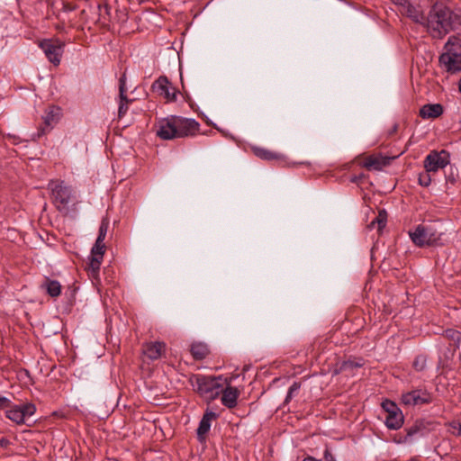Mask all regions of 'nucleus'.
I'll list each match as a JSON object with an SVG mask.
<instances>
[{"label": "nucleus", "mask_w": 461, "mask_h": 461, "mask_svg": "<svg viewBox=\"0 0 461 461\" xmlns=\"http://www.w3.org/2000/svg\"><path fill=\"white\" fill-rule=\"evenodd\" d=\"M6 411L5 416L13 422L22 425L25 422L26 418L32 417L36 412V406L32 402L23 404H13Z\"/></svg>", "instance_id": "nucleus-8"}, {"label": "nucleus", "mask_w": 461, "mask_h": 461, "mask_svg": "<svg viewBox=\"0 0 461 461\" xmlns=\"http://www.w3.org/2000/svg\"><path fill=\"white\" fill-rule=\"evenodd\" d=\"M76 8H77L76 5L67 3V2L63 3V10L65 12H72V11L76 10Z\"/></svg>", "instance_id": "nucleus-38"}, {"label": "nucleus", "mask_w": 461, "mask_h": 461, "mask_svg": "<svg viewBox=\"0 0 461 461\" xmlns=\"http://www.w3.org/2000/svg\"><path fill=\"white\" fill-rule=\"evenodd\" d=\"M165 349V343L155 341L146 344L143 352L148 358L151 360H157L161 357Z\"/></svg>", "instance_id": "nucleus-21"}, {"label": "nucleus", "mask_w": 461, "mask_h": 461, "mask_svg": "<svg viewBox=\"0 0 461 461\" xmlns=\"http://www.w3.org/2000/svg\"><path fill=\"white\" fill-rule=\"evenodd\" d=\"M9 445H10L9 439H7L6 438H0V447H1L7 448Z\"/></svg>", "instance_id": "nucleus-39"}, {"label": "nucleus", "mask_w": 461, "mask_h": 461, "mask_svg": "<svg viewBox=\"0 0 461 461\" xmlns=\"http://www.w3.org/2000/svg\"><path fill=\"white\" fill-rule=\"evenodd\" d=\"M443 113V106L440 104H425L420 109V116L423 119H435Z\"/></svg>", "instance_id": "nucleus-22"}, {"label": "nucleus", "mask_w": 461, "mask_h": 461, "mask_svg": "<svg viewBox=\"0 0 461 461\" xmlns=\"http://www.w3.org/2000/svg\"><path fill=\"white\" fill-rule=\"evenodd\" d=\"M362 363L360 362H356V361H352V360H348V361H345L343 364H342V366L341 368L342 369H353V368H357V367H361L362 366Z\"/></svg>", "instance_id": "nucleus-34"}, {"label": "nucleus", "mask_w": 461, "mask_h": 461, "mask_svg": "<svg viewBox=\"0 0 461 461\" xmlns=\"http://www.w3.org/2000/svg\"><path fill=\"white\" fill-rule=\"evenodd\" d=\"M430 172H428L427 170L423 173H420L419 175V184L421 185V186H429L431 183V177H430V175H429Z\"/></svg>", "instance_id": "nucleus-32"}, {"label": "nucleus", "mask_w": 461, "mask_h": 461, "mask_svg": "<svg viewBox=\"0 0 461 461\" xmlns=\"http://www.w3.org/2000/svg\"><path fill=\"white\" fill-rule=\"evenodd\" d=\"M367 178V175L365 173H360L358 175H352L349 177V181L351 183L357 184L358 185H362L364 183V180Z\"/></svg>", "instance_id": "nucleus-33"}, {"label": "nucleus", "mask_w": 461, "mask_h": 461, "mask_svg": "<svg viewBox=\"0 0 461 461\" xmlns=\"http://www.w3.org/2000/svg\"><path fill=\"white\" fill-rule=\"evenodd\" d=\"M438 61L440 66L450 74L461 72V40L458 37L448 38Z\"/></svg>", "instance_id": "nucleus-3"}, {"label": "nucleus", "mask_w": 461, "mask_h": 461, "mask_svg": "<svg viewBox=\"0 0 461 461\" xmlns=\"http://www.w3.org/2000/svg\"><path fill=\"white\" fill-rule=\"evenodd\" d=\"M401 401L406 406L428 404L432 402V395L426 389L416 388L402 393Z\"/></svg>", "instance_id": "nucleus-11"}, {"label": "nucleus", "mask_w": 461, "mask_h": 461, "mask_svg": "<svg viewBox=\"0 0 461 461\" xmlns=\"http://www.w3.org/2000/svg\"><path fill=\"white\" fill-rule=\"evenodd\" d=\"M47 294L51 297H58L61 294V285L57 280L45 277L44 283L41 285Z\"/></svg>", "instance_id": "nucleus-27"}, {"label": "nucleus", "mask_w": 461, "mask_h": 461, "mask_svg": "<svg viewBox=\"0 0 461 461\" xmlns=\"http://www.w3.org/2000/svg\"><path fill=\"white\" fill-rule=\"evenodd\" d=\"M412 242L420 247L425 246H443V233H438L431 228L419 225L414 231L410 232Z\"/></svg>", "instance_id": "nucleus-5"}, {"label": "nucleus", "mask_w": 461, "mask_h": 461, "mask_svg": "<svg viewBox=\"0 0 461 461\" xmlns=\"http://www.w3.org/2000/svg\"><path fill=\"white\" fill-rule=\"evenodd\" d=\"M11 407V400L5 396H0V410Z\"/></svg>", "instance_id": "nucleus-36"}, {"label": "nucleus", "mask_w": 461, "mask_h": 461, "mask_svg": "<svg viewBox=\"0 0 461 461\" xmlns=\"http://www.w3.org/2000/svg\"><path fill=\"white\" fill-rule=\"evenodd\" d=\"M387 223V212L385 210H380L376 217L367 225V228L372 230L374 228H377L378 233H381L382 230L385 228Z\"/></svg>", "instance_id": "nucleus-28"}, {"label": "nucleus", "mask_w": 461, "mask_h": 461, "mask_svg": "<svg viewBox=\"0 0 461 461\" xmlns=\"http://www.w3.org/2000/svg\"><path fill=\"white\" fill-rule=\"evenodd\" d=\"M381 406L384 412H386L385 426L389 429H399L403 425L404 417L397 404L386 399L382 402Z\"/></svg>", "instance_id": "nucleus-6"}, {"label": "nucleus", "mask_w": 461, "mask_h": 461, "mask_svg": "<svg viewBox=\"0 0 461 461\" xmlns=\"http://www.w3.org/2000/svg\"><path fill=\"white\" fill-rule=\"evenodd\" d=\"M105 252V245L104 242L98 243L95 241L92 249L91 255L89 258L88 269L91 271L92 275L98 274L100 270V266L102 264L104 255Z\"/></svg>", "instance_id": "nucleus-15"}, {"label": "nucleus", "mask_w": 461, "mask_h": 461, "mask_svg": "<svg viewBox=\"0 0 461 461\" xmlns=\"http://www.w3.org/2000/svg\"><path fill=\"white\" fill-rule=\"evenodd\" d=\"M461 12H455L447 5L436 3L430 8L426 18L425 26L434 39H442L450 32H456L460 28Z\"/></svg>", "instance_id": "nucleus-1"}, {"label": "nucleus", "mask_w": 461, "mask_h": 461, "mask_svg": "<svg viewBox=\"0 0 461 461\" xmlns=\"http://www.w3.org/2000/svg\"><path fill=\"white\" fill-rule=\"evenodd\" d=\"M399 11L403 14L411 19L414 23L424 25L426 18L420 10V6L411 5L409 0L403 5Z\"/></svg>", "instance_id": "nucleus-19"}, {"label": "nucleus", "mask_w": 461, "mask_h": 461, "mask_svg": "<svg viewBox=\"0 0 461 461\" xmlns=\"http://www.w3.org/2000/svg\"><path fill=\"white\" fill-rule=\"evenodd\" d=\"M323 456L325 461H336L335 457L333 456L328 447L324 450Z\"/></svg>", "instance_id": "nucleus-37"}, {"label": "nucleus", "mask_w": 461, "mask_h": 461, "mask_svg": "<svg viewBox=\"0 0 461 461\" xmlns=\"http://www.w3.org/2000/svg\"><path fill=\"white\" fill-rule=\"evenodd\" d=\"M451 433L456 436H461V424L458 422H452L450 424Z\"/></svg>", "instance_id": "nucleus-35"}, {"label": "nucleus", "mask_w": 461, "mask_h": 461, "mask_svg": "<svg viewBox=\"0 0 461 461\" xmlns=\"http://www.w3.org/2000/svg\"><path fill=\"white\" fill-rule=\"evenodd\" d=\"M222 376L193 374L188 382L196 393L208 404L217 399L222 391Z\"/></svg>", "instance_id": "nucleus-2"}, {"label": "nucleus", "mask_w": 461, "mask_h": 461, "mask_svg": "<svg viewBox=\"0 0 461 461\" xmlns=\"http://www.w3.org/2000/svg\"><path fill=\"white\" fill-rule=\"evenodd\" d=\"M303 461H321V459H316L312 456H307Z\"/></svg>", "instance_id": "nucleus-41"}, {"label": "nucleus", "mask_w": 461, "mask_h": 461, "mask_svg": "<svg viewBox=\"0 0 461 461\" xmlns=\"http://www.w3.org/2000/svg\"><path fill=\"white\" fill-rule=\"evenodd\" d=\"M393 158L381 154H373L366 157L359 165L367 170L379 171L388 166Z\"/></svg>", "instance_id": "nucleus-14"}, {"label": "nucleus", "mask_w": 461, "mask_h": 461, "mask_svg": "<svg viewBox=\"0 0 461 461\" xmlns=\"http://www.w3.org/2000/svg\"><path fill=\"white\" fill-rule=\"evenodd\" d=\"M173 115L163 118L158 122L157 135L161 140H174L176 139V122Z\"/></svg>", "instance_id": "nucleus-16"}, {"label": "nucleus", "mask_w": 461, "mask_h": 461, "mask_svg": "<svg viewBox=\"0 0 461 461\" xmlns=\"http://www.w3.org/2000/svg\"><path fill=\"white\" fill-rule=\"evenodd\" d=\"M176 122V139L195 136L200 131V123L194 119L173 115Z\"/></svg>", "instance_id": "nucleus-10"}, {"label": "nucleus", "mask_w": 461, "mask_h": 461, "mask_svg": "<svg viewBox=\"0 0 461 461\" xmlns=\"http://www.w3.org/2000/svg\"><path fill=\"white\" fill-rule=\"evenodd\" d=\"M61 109L58 106H50L42 116L43 123L38 129V137L48 133L59 121Z\"/></svg>", "instance_id": "nucleus-13"}, {"label": "nucleus", "mask_w": 461, "mask_h": 461, "mask_svg": "<svg viewBox=\"0 0 461 461\" xmlns=\"http://www.w3.org/2000/svg\"><path fill=\"white\" fill-rule=\"evenodd\" d=\"M126 92H127L126 73L124 72L119 79V97H120L119 108H118V118L119 119H121L122 117H123L126 114V113L129 109V104L132 102V100H130L127 97Z\"/></svg>", "instance_id": "nucleus-18"}, {"label": "nucleus", "mask_w": 461, "mask_h": 461, "mask_svg": "<svg viewBox=\"0 0 461 461\" xmlns=\"http://www.w3.org/2000/svg\"><path fill=\"white\" fill-rule=\"evenodd\" d=\"M220 395L221 404L228 409H233L238 404L240 391L237 387L230 384L225 387L222 385V391Z\"/></svg>", "instance_id": "nucleus-17"}, {"label": "nucleus", "mask_w": 461, "mask_h": 461, "mask_svg": "<svg viewBox=\"0 0 461 461\" xmlns=\"http://www.w3.org/2000/svg\"><path fill=\"white\" fill-rule=\"evenodd\" d=\"M458 89H459V92L461 93V77H460V80H459V83H458Z\"/></svg>", "instance_id": "nucleus-42"}, {"label": "nucleus", "mask_w": 461, "mask_h": 461, "mask_svg": "<svg viewBox=\"0 0 461 461\" xmlns=\"http://www.w3.org/2000/svg\"><path fill=\"white\" fill-rule=\"evenodd\" d=\"M449 164V153L446 150L431 151L424 159V167L428 172H437Z\"/></svg>", "instance_id": "nucleus-12"}, {"label": "nucleus", "mask_w": 461, "mask_h": 461, "mask_svg": "<svg viewBox=\"0 0 461 461\" xmlns=\"http://www.w3.org/2000/svg\"><path fill=\"white\" fill-rule=\"evenodd\" d=\"M218 418V414L213 412L212 411L207 409L203 415L202 420L199 422V426L197 428V437L200 440L204 439L206 434L209 432L211 429V422L212 420H216Z\"/></svg>", "instance_id": "nucleus-20"}, {"label": "nucleus", "mask_w": 461, "mask_h": 461, "mask_svg": "<svg viewBox=\"0 0 461 461\" xmlns=\"http://www.w3.org/2000/svg\"><path fill=\"white\" fill-rule=\"evenodd\" d=\"M38 45L50 63L54 66L59 65L64 48V43L60 40L44 39Z\"/></svg>", "instance_id": "nucleus-7"}, {"label": "nucleus", "mask_w": 461, "mask_h": 461, "mask_svg": "<svg viewBox=\"0 0 461 461\" xmlns=\"http://www.w3.org/2000/svg\"><path fill=\"white\" fill-rule=\"evenodd\" d=\"M151 90L162 96L167 103L175 102L178 93L166 76H160L156 79L151 85Z\"/></svg>", "instance_id": "nucleus-9"}, {"label": "nucleus", "mask_w": 461, "mask_h": 461, "mask_svg": "<svg viewBox=\"0 0 461 461\" xmlns=\"http://www.w3.org/2000/svg\"><path fill=\"white\" fill-rule=\"evenodd\" d=\"M108 229H109V221L107 219H103L100 223V226H99L98 236H97V239L95 241H97L98 243L104 242L105 240Z\"/></svg>", "instance_id": "nucleus-29"}, {"label": "nucleus", "mask_w": 461, "mask_h": 461, "mask_svg": "<svg viewBox=\"0 0 461 461\" xmlns=\"http://www.w3.org/2000/svg\"><path fill=\"white\" fill-rule=\"evenodd\" d=\"M252 150L258 158L267 161L282 160L284 158L280 153L261 147H254Z\"/></svg>", "instance_id": "nucleus-25"}, {"label": "nucleus", "mask_w": 461, "mask_h": 461, "mask_svg": "<svg viewBox=\"0 0 461 461\" xmlns=\"http://www.w3.org/2000/svg\"><path fill=\"white\" fill-rule=\"evenodd\" d=\"M444 337L449 340L448 349L455 352L461 342V332L455 329H447L444 331Z\"/></svg>", "instance_id": "nucleus-26"}, {"label": "nucleus", "mask_w": 461, "mask_h": 461, "mask_svg": "<svg viewBox=\"0 0 461 461\" xmlns=\"http://www.w3.org/2000/svg\"><path fill=\"white\" fill-rule=\"evenodd\" d=\"M426 366H427V356L418 355L412 363V367L417 372H422L426 369Z\"/></svg>", "instance_id": "nucleus-30"}, {"label": "nucleus", "mask_w": 461, "mask_h": 461, "mask_svg": "<svg viewBox=\"0 0 461 461\" xmlns=\"http://www.w3.org/2000/svg\"><path fill=\"white\" fill-rule=\"evenodd\" d=\"M51 192L53 203L58 211L62 212L68 208L74 199L71 186L67 185L62 180H51L48 185Z\"/></svg>", "instance_id": "nucleus-4"}, {"label": "nucleus", "mask_w": 461, "mask_h": 461, "mask_svg": "<svg viewBox=\"0 0 461 461\" xmlns=\"http://www.w3.org/2000/svg\"><path fill=\"white\" fill-rule=\"evenodd\" d=\"M190 353L194 360H203L210 354V349L205 343L194 342L190 347Z\"/></svg>", "instance_id": "nucleus-24"}, {"label": "nucleus", "mask_w": 461, "mask_h": 461, "mask_svg": "<svg viewBox=\"0 0 461 461\" xmlns=\"http://www.w3.org/2000/svg\"><path fill=\"white\" fill-rule=\"evenodd\" d=\"M424 429V421L422 420H415V422L412 425L405 428L406 435L404 437L403 441H411L414 437L423 435Z\"/></svg>", "instance_id": "nucleus-23"}, {"label": "nucleus", "mask_w": 461, "mask_h": 461, "mask_svg": "<svg viewBox=\"0 0 461 461\" xmlns=\"http://www.w3.org/2000/svg\"><path fill=\"white\" fill-rule=\"evenodd\" d=\"M301 388V383L294 382L293 384L289 387L285 402H289L294 394L298 393Z\"/></svg>", "instance_id": "nucleus-31"}, {"label": "nucleus", "mask_w": 461, "mask_h": 461, "mask_svg": "<svg viewBox=\"0 0 461 461\" xmlns=\"http://www.w3.org/2000/svg\"><path fill=\"white\" fill-rule=\"evenodd\" d=\"M394 5H398L401 8L403 5L406 4L408 0H391Z\"/></svg>", "instance_id": "nucleus-40"}]
</instances>
